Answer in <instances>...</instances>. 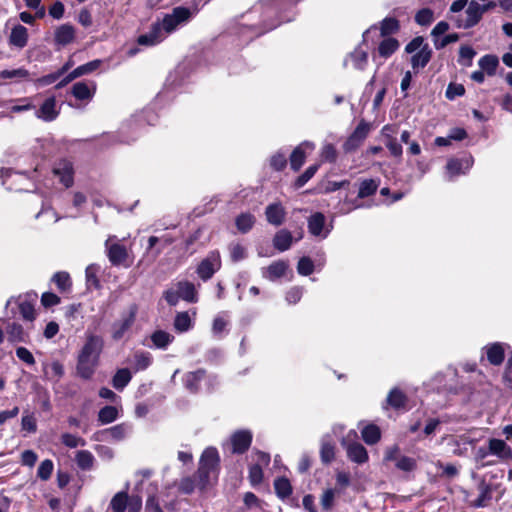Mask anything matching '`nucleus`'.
Masks as SVG:
<instances>
[{"label":"nucleus","instance_id":"f257e3e1","mask_svg":"<svg viewBox=\"0 0 512 512\" xmlns=\"http://www.w3.org/2000/svg\"><path fill=\"white\" fill-rule=\"evenodd\" d=\"M104 340L101 336L89 334L81 348L76 364L77 376L83 380H90L99 365L100 355L103 351Z\"/></svg>","mask_w":512,"mask_h":512},{"label":"nucleus","instance_id":"f03ea898","mask_svg":"<svg viewBox=\"0 0 512 512\" xmlns=\"http://www.w3.org/2000/svg\"><path fill=\"white\" fill-rule=\"evenodd\" d=\"M357 438L355 430H350L346 437L341 440L342 447L346 450L347 457L354 463L364 464L368 461V452L359 442L354 441Z\"/></svg>","mask_w":512,"mask_h":512},{"label":"nucleus","instance_id":"7ed1b4c3","mask_svg":"<svg viewBox=\"0 0 512 512\" xmlns=\"http://www.w3.org/2000/svg\"><path fill=\"white\" fill-rule=\"evenodd\" d=\"M29 295L27 296H18L16 298L11 297L6 303V309L8 310L11 307L12 317H15L16 312L14 308L16 307L22 317L23 320L32 322L35 320V309H34V301L37 298V295L34 294L32 299H29Z\"/></svg>","mask_w":512,"mask_h":512},{"label":"nucleus","instance_id":"20e7f679","mask_svg":"<svg viewBox=\"0 0 512 512\" xmlns=\"http://www.w3.org/2000/svg\"><path fill=\"white\" fill-rule=\"evenodd\" d=\"M191 17V11L182 6L175 7L170 14H166L159 22L165 37L174 32L178 26L186 23Z\"/></svg>","mask_w":512,"mask_h":512},{"label":"nucleus","instance_id":"39448f33","mask_svg":"<svg viewBox=\"0 0 512 512\" xmlns=\"http://www.w3.org/2000/svg\"><path fill=\"white\" fill-rule=\"evenodd\" d=\"M484 14V9L480 8V4L472 0L466 10L465 17L458 16L454 19L455 25L460 29H469L479 23Z\"/></svg>","mask_w":512,"mask_h":512},{"label":"nucleus","instance_id":"423d86ee","mask_svg":"<svg viewBox=\"0 0 512 512\" xmlns=\"http://www.w3.org/2000/svg\"><path fill=\"white\" fill-rule=\"evenodd\" d=\"M136 314H137V306L132 305L129 308V312L126 315H123L121 319L115 321L112 324L111 336H112L113 340L119 341L125 336V334L130 330V328L134 324Z\"/></svg>","mask_w":512,"mask_h":512},{"label":"nucleus","instance_id":"0eeeda50","mask_svg":"<svg viewBox=\"0 0 512 512\" xmlns=\"http://www.w3.org/2000/svg\"><path fill=\"white\" fill-rule=\"evenodd\" d=\"M371 129L370 123L366 122L362 119L353 133L348 137V139L343 144V149L345 152L350 153L355 151L367 138Z\"/></svg>","mask_w":512,"mask_h":512},{"label":"nucleus","instance_id":"6e6552de","mask_svg":"<svg viewBox=\"0 0 512 512\" xmlns=\"http://www.w3.org/2000/svg\"><path fill=\"white\" fill-rule=\"evenodd\" d=\"M113 239H117V237L109 236L105 242L107 257L113 266H120L128 257L127 249L119 243H111Z\"/></svg>","mask_w":512,"mask_h":512},{"label":"nucleus","instance_id":"1a4fd4ad","mask_svg":"<svg viewBox=\"0 0 512 512\" xmlns=\"http://www.w3.org/2000/svg\"><path fill=\"white\" fill-rule=\"evenodd\" d=\"M220 268V256L218 252H211L209 256L203 259L197 267V274L203 280L207 281Z\"/></svg>","mask_w":512,"mask_h":512},{"label":"nucleus","instance_id":"9d476101","mask_svg":"<svg viewBox=\"0 0 512 512\" xmlns=\"http://www.w3.org/2000/svg\"><path fill=\"white\" fill-rule=\"evenodd\" d=\"M326 217L321 212H316L308 218V231L315 237L325 239L331 228L325 227Z\"/></svg>","mask_w":512,"mask_h":512},{"label":"nucleus","instance_id":"9b49d317","mask_svg":"<svg viewBox=\"0 0 512 512\" xmlns=\"http://www.w3.org/2000/svg\"><path fill=\"white\" fill-rule=\"evenodd\" d=\"M252 433L249 430H238L231 436L232 452L235 454L245 453L252 443Z\"/></svg>","mask_w":512,"mask_h":512},{"label":"nucleus","instance_id":"f8f14e48","mask_svg":"<svg viewBox=\"0 0 512 512\" xmlns=\"http://www.w3.org/2000/svg\"><path fill=\"white\" fill-rule=\"evenodd\" d=\"M54 174L59 177L60 182L69 188L74 182V169L73 165L68 160L59 161L53 169Z\"/></svg>","mask_w":512,"mask_h":512},{"label":"nucleus","instance_id":"ddd939ff","mask_svg":"<svg viewBox=\"0 0 512 512\" xmlns=\"http://www.w3.org/2000/svg\"><path fill=\"white\" fill-rule=\"evenodd\" d=\"M165 39V33L159 22L152 24L151 29L138 37L137 43L143 46H154Z\"/></svg>","mask_w":512,"mask_h":512},{"label":"nucleus","instance_id":"4468645a","mask_svg":"<svg viewBox=\"0 0 512 512\" xmlns=\"http://www.w3.org/2000/svg\"><path fill=\"white\" fill-rule=\"evenodd\" d=\"M59 110L56 106L55 97L47 98L36 111V116L43 121L50 122L57 118Z\"/></svg>","mask_w":512,"mask_h":512},{"label":"nucleus","instance_id":"2eb2a0df","mask_svg":"<svg viewBox=\"0 0 512 512\" xmlns=\"http://www.w3.org/2000/svg\"><path fill=\"white\" fill-rule=\"evenodd\" d=\"M96 91V84L91 82L80 81L72 86L71 94L77 100H90L93 98Z\"/></svg>","mask_w":512,"mask_h":512},{"label":"nucleus","instance_id":"dca6fc26","mask_svg":"<svg viewBox=\"0 0 512 512\" xmlns=\"http://www.w3.org/2000/svg\"><path fill=\"white\" fill-rule=\"evenodd\" d=\"M486 357L491 365L499 366L503 363L505 358L504 345L500 342L488 344L484 347Z\"/></svg>","mask_w":512,"mask_h":512},{"label":"nucleus","instance_id":"f3484780","mask_svg":"<svg viewBox=\"0 0 512 512\" xmlns=\"http://www.w3.org/2000/svg\"><path fill=\"white\" fill-rule=\"evenodd\" d=\"M265 215L269 224L280 226L285 220L286 212L281 203H272L266 207Z\"/></svg>","mask_w":512,"mask_h":512},{"label":"nucleus","instance_id":"a211bd4d","mask_svg":"<svg viewBox=\"0 0 512 512\" xmlns=\"http://www.w3.org/2000/svg\"><path fill=\"white\" fill-rule=\"evenodd\" d=\"M305 148L313 150L314 144L308 141H304L293 150L290 156V166L292 170L298 171L304 164L306 159Z\"/></svg>","mask_w":512,"mask_h":512},{"label":"nucleus","instance_id":"6ab92c4d","mask_svg":"<svg viewBox=\"0 0 512 512\" xmlns=\"http://www.w3.org/2000/svg\"><path fill=\"white\" fill-rule=\"evenodd\" d=\"M473 165V158L466 157L463 159H450L447 162L446 169L451 176L465 174Z\"/></svg>","mask_w":512,"mask_h":512},{"label":"nucleus","instance_id":"aec40b11","mask_svg":"<svg viewBox=\"0 0 512 512\" xmlns=\"http://www.w3.org/2000/svg\"><path fill=\"white\" fill-rule=\"evenodd\" d=\"M488 447L491 455H495L502 460L512 458V450L504 440L491 438L488 441Z\"/></svg>","mask_w":512,"mask_h":512},{"label":"nucleus","instance_id":"412c9836","mask_svg":"<svg viewBox=\"0 0 512 512\" xmlns=\"http://www.w3.org/2000/svg\"><path fill=\"white\" fill-rule=\"evenodd\" d=\"M206 378V371L198 369L188 372L184 375L183 383L186 389L192 393H197L200 389V382Z\"/></svg>","mask_w":512,"mask_h":512},{"label":"nucleus","instance_id":"4be33fe9","mask_svg":"<svg viewBox=\"0 0 512 512\" xmlns=\"http://www.w3.org/2000/svg\"><path fill=\"white\" fill-rule=\"evenodd\" d=\"M8 341L11 343L27 342L28 333L24 331L22 325L17 322H8L5 327Z\"/></svg>","mask_w":512,"mask_h":512},{"label":"nucleus","instance_id":"5701e85b","mask_svg":"<svg viewBox=\"0 0 512 512\" xmlns=\"http://www.w3.org/2000/svg\"><path fill=\"white\" fill-rule=\"evenodd\" d=\"M75 37V30L72 25L63 24L59 26L54 33V41L58 46H65L71 43Z\"/></svg>","mask_w":512,"mask_h":512},{"label":"nucleus","instance_id":"b1692460","mask_svg":"<svg viewBox=\"0 0 512 512\" xmlns=\"http://www.w3.org/2000/svg\"><path fill=\"white\" fill-rule=\"evenodd\" d=\"M432 49L429 44H425L418 52L413 53L411 57V66L414 70L424 68L432 58Z\"/></svg>","mask_w":512,"mask_h":512},{"label":"nucleus","instance_id":"393cba45","mask_svg":"<svg viewBox=\"0 0 512 512\" xmlns=\"http://www.w3.org/2000/svg\"><path fill=\"white\" fill-rule=\"evenodd\" d=\"M28 41V30L25 26L18 24L13 27L9 36V44L17 48H24Z\"/></svg>","mask_w":512,"mask_h":512},{"label":"nucleus","instance_id":"a878e982","mask_svg":"<svg viewBox=\"0 0 512 512\" xmlns=\"http://www.w3.org/2000/svg\"><path fill=\"white\" fill-rule=\"evenodd\" d=\"M293 242V236L287 229H281L276 232L273 238V246L280 252L287 251Z\"/></svg>","mask_w":512,"mask_h":512},{"label":"nucleus","instance_id":"bb28decb","mask_svg":"<svg viewBox=\"0 0 512 512\" xmlns=\"http://www.w3.org/2000/svg\"><path fill=\"white\" fill-rule=\"evenodd\" d=\"M176 287L178 288L182 300L189 303H196L198 301L196 287L192 282L179 281Z\"/></svg>","mask_w":512,"mask_h":512},{"label":"nucleus","instance_id":"cd10ccee","mask_svg":"<svg viewBox=\"0 0 512 512\" xmlns=\"http://www.w3.org/2000/svg\"><path fill=\"white\" fill-rule=\"evenodd\" d=\"M288 265L285 261L279 260L271 263L264 271L263 277L270 280L275 281L280 277L284 276Z\"/></svg>","mask_w":512,"mask_h":512},{"label":"nucleus","instance_id":"c85d7f7f","mask_svg":"<svg viewBox=\"0 0 512 512\" xmlns=\"http://www.w3.org/2000/svg\"><path fill=\"white\" fill-rule=\"evenodd\" d=\"M349 60L355 69L363 70L368 62V54L360 47H357L344 60V66H347Z\"/></svg>","mask_w":512,"mask_h":512},{"label":"nucleus","instance_id":"c756f323","mask_svg":"<svg viewBox=\"0 0 512 512\" xmlns=\"http://www.w3.org/2000/svg\"><path fill=\"white\" fill-rule=\"evenodd\" d=\"M386 403L391 408L399 410L406 407L407 396L403 391L395 387L388 393Z\"/></svg>","mask_w":512,"mask_h":512},{"label":"nucleus","instance_id":"7c9ffc66","mask_svg":"<svg viewBox=\"0 0 512 512\" xmlns=\"http://www.w3.org/2000/svg\"><path fill=\"white\" fill-rule=\"evenodd\" d=\"M131 432L132 425L126 422L117 424L103 431L104 434L109 435L110 438L114 441L124 440Z\"/></svg>","mask_w":512,"mask_h":512},{"label":"nucleus","instance_id":"2f4dec72","mask_svg":"<svg viewBox=\"0 0 512 512\" xmlns=\"http://www.w3.org/2000/svg\"><path fill=\"white\" fill-rule=\"evenodd\" d=\"M320 458L323 464H329L335 458V447L329 435L321 439Z\"/></svg>","mask_w":512,"mask_h":512},{"label":"nucleus","instance_id":"473e14b6","mask_svg":"<svg viewBox=\"0 0 512 512\" xmlns=\"http://www.w3.org/2000/svg\"><path fill=\"white\" fill-rule=\"evenodd\" d=\"M219 462V455L216 448H206L200 458L199 466L215 470Z\"/></svg>","mask_w":512,"mask_h":512},{"label":"nucleus","instance_id":"72a5a7b5","mask_svg":"<svg viewBox=\"0 0 512 512\" xmlns=\"http://www.w3.org/2000/svg\"><path fill=\"white\" fill-rule=\"evenodd\" d=\"M150 339L153 346L158 349H166L174 340V336L164 330L154 331Z\"/></svg>","mask_w":512,"mask_h":512},{"label":"nucleus","instance_id":"f704fd0d","mask_svg":"<svg viewBox=\"0 0 512 512\" xmlns=\"http://www.w3.org/2000/svg\"><path fill=\"white\" fill-rule=\"evenodd\" d=\"M132 374L128 368H121L116 371L112 378V386L122 391L131 381Z\"/></svg>","mask_w":512,"mask_h":512},{"label":"nucleus","instance_id":"c9c22d12","mask_svg":"<svg viewBox=\"0 0 512 512\" xmlns=\"http://www.w3.org/2000/svg\"><path fill=\"white\" fill-rule=\"evenodd\" d=\"M119 418V410L115 406L107 405L98 412V421L101 425H107Z\"/></svg>","mask_w":512,"mask_h":512},{"label":"nucleus","instance_id":"e433bc0d","mask_svg":"<svg viewBox=\"0 0 512 512\" xmlns=\"http://www.w3.org/2000/svg\"><path fill=\"white\" fill-rule=\"evenodd\" d=\"M363 441L368 445L376 444L381 438V431L377 425L369 424L361 431Z\"/></svg>","mask_w":512,"mask_h":512},{"label":"nucleus","instance_id":"4c0bfd02","mask_svg":"<svg viewBox=\"0 0 512 512\" xmlns=\"http://www.w3.org/2000/svg\"><path fill=\"white\" fill-rule=\"evenodd\" d=\"M75 461L81 470L88 471L92 469L95 458L90 451L80 450L76 453Z\"/></svg>","mask_w":512,"mask_h":512},{"label":"nucleus","instance_id":"58836bf2","mask_svg":"<svg viewBox=\"0 0 512 512\" xmlns=\"http://www.w3.org/2000/svg\"><path fill=\"white\" fill-rule=\"evenodd\" d=\"M256 222V218L251 213H241L235 219V225L241 233L249 232Z\"/></svg>","mask_w":512,"mask_h":512},{"label":"nucleus","instance_id":"ea45409f","mask_svg":"<svg viewBox=\"0 0 512 512\" xmlns=\"http://www.w3.org/2000/svg\"><path fill=\"white\" fill-rule=\"evenodd\" d=\"M399 48V42L395 38H385L383 39L379 46H378V52L379 55L383 58L390 57L397 49Z\"/></svg>","mask_w":512,"mask_h":512},{"label":"nucleus","instance_id":"a19ab883","mask_svg":"<svg viewBox=\"0 0 512 512\" xmlns=\"http://www.w3.org/2000/svg\"><path fill=\"white\" fill-rule=\"evenodd\" d=\"M479 490L480 493L478 497L474 500L473 506L475 508H482L485 507L489 500H491L492 497V489L490 485L486 484L484 481H482L479 484Z\"/></svg>","mask_w":512,"mask_h":512},{"label":"nucleus","instance_id":"79ce46f5","mask_svg":"<svg viewBox=\"0 0 512 512\" xmlns=\"http://www.w3.org/2000/svg\"><path fill=\"white\" fill-rule=\"evenodd\" d=\"M379 186V181L375 179H364L359 184L358 198L363 199L373 195Z\"/></svg>","mask_w":512,"mask_h":512},{"label":"nucleus","instance_id":"37998d69","mask_svg":"<svg viewBox=\"0 0 512 512\" xmlns=\"http://www.w3.org/2000/svg\"><path fill=\"white\" fill-rule=\"evenodd\" d=\"M173 325L175 330L180 333L189 331L193 326L188 312H178L174 318Z\"/></svg>","mask_w":512,"mask_h":512},{"label":"nucleus","instance_id":"c03bdc74","mask_svg":"<svg viewBox=\"0 0 512 512\" xmlns=\"http://www.w3.org/2000/svg\"><path fill=\"white\" fill-rule=\"evenodd\" d=\"M128 506V494L126 491L116 493L110 501L112 512H125Z\"/></svg>","mask_w":512,"mask_h":512},{"label":"nucleus","instance_id":"a18cd8bd","mask_svg":"<svg viewBox=\"0 0 512 512\" xmlns=\"http://www.w3.org/2000/svg\"><path fill=\"white\" fill-rule=\"evenodd\" d=\"M274 489L277 496L281 499H285L292 494L290 481L285 477H279L274 481Z\"/></svg>","mask_w":512,"mask_h":512},{"label":"nucleus","instance_id":"49530a36","mask_svg":"<svg viewBox=\"0 0 512 512\" xmlns=\"http://www.w3.org/2000/svg\"><path fill=\"white\" fill-rule=\"evenodd\" d=\"M478 64L483 71L492 76L496 72L499 60L495 55H485L480 58Z\"/></svg>","mask_w":512,"mask_h":512},{"label":"nucleus","instance_id":"de8ad7c7","mask_svg":"<svg viewBox=\"0 0 512 512\" xmlns=\"http://www.w3.org/2000/svg\"><path fill=\"white\" fill-rule=\"evenodd\" d=\"M99 266L97 264H90L86 267L85 277L88 288H100V281L98 279Z\"/></svg>","mask_w":512,"mask_h":512},{"label":"nucleus","instance_id":"09e8293b","mask_svg":"<svg viewBox=\"0 0 512 512\" xmlns=\"http://www.w3.org/2000/svg\"><path fill=\"white\" fill-rule=\"evenodd\" d=\"M399 21L393 17H387L382 20L380 32L382 36L396 33L399 30Z\"/></svg>","mask_w":512,"mask_h":512},{"label":"nucleus","instance_id":"8fccbe9b","mask_svg":"<svg viewBox=\"0 0 512 512\" xmlns=\"http://www.w3.org/2000/svg\"><path fill=\"white\" fill-rule=\"evenodd\" d=\"M214 470L212 469H208V468H204V467H200L198 468L197 470V473L195 475V481L197 483V487L200 489V490H204L206 489V487L208 486L209 484V478H210V474L213 472Z\"/></svg>","mask_w":512,"mask_h":512},{"label":"nucleus","instance_id":"3c124183","mask_svg":"<svg viewBox=\"0 0 512 512\" xmlns=\"http://www.w3.org/2000/svg\"><path fill=\"white\" fill-rule=\"evenodd\" d=\"M52 281L60 291H67L71 287V279L67 272H57L53 275Z\"/></svg>","mask_w":512,"mask_h":512},{"label":"nucleus","instance_id":"603ef678","mask_svg":"<svg viewBox=\"0 0 512 512\" xmlns=\"http://www.w3.org/2000/svg\"><path fill=\"white\" fill-rule=\"evenodd\" d=\"M476 55L475 50L467 45H463L459 49V59L458 62L463 66H471L472 59Z\"/></svg>","mask_w":512,"mask_h":512},{"label":"nucleus","instance_id":"864d4df0","mask_svg":"<svg viewBox=\"0 0 512 512\" xmlns=\"http://www.w3.org/2000/svg\"><path fill=\"white\" fill-rule=\"evenodd\" d=\"M101 64L100 60H93L88 63H85L83 65L78 66L75 68L72 73L75 78H78L83 75H87L93 71H95Z\"/></svg>","mask_w":512,"mask_h":512},{"label":"nucleus","instance_id":"5fc2aeb1","mask_svg":"<svg viewBox=\"0 0 512 512\" xmlns=\"http://www.w3.org/2000/svg\"><path fill=\"white\" fill-rule=\"evenodd\" d=\"M53 469H54V464H53L52 460L45 459L40 463V465L37 469V477L43 481H47L48 479H50Z\"/></svg>","mask_w":512,"mask_h":512},{"label":"nucleus","instance_id":"6e6d98bb","mask_svg":"<svg viewBox=\"0 0 512 512\" xmlns=\"http://www.w3.org/2000/svg\"><path fill=\"white\" fill-rule=\"evenodd\" d=\"M319 164L309 166L296 180L294 186L296 188L303 187L317 172Z\"/></svg>","mask_w":512,"mask_h":512},{"label":"nucleus","instance_id":"4d7b16f0","mask_svg":"<svg viewBox=\"0 0 512 512\" xmlns=\"http://www.w3.org/2000/svg\"><path fill=\"white\" fill-rule=\"evenodd\" d=\"M61 442L68 448H77L78 446H84L86 444L83 438L70 433H63L61 435Z\"/></svg>","mask_w":512,"mask_h":512},{"label":"nucleus","instance_id":"13d9d810","mask_svg":"<svg viewBox=\"0 0 512 512\" xmlns=\"http://www.w3.org/2000/svg\"><path fill=\"white\" fill-rule=\"evenodd\" d=\"M395 466L401 471L411 472L416 469L417 463L416 460L412 457L400 456L396 461Z\"/></svg>","mask_w":512,"mask_h":512},{"label":"nucleus","instance_id":"bf43d9fd","mask_svg":"<svg viewBox=\"0 0 512 512\" xmlns=\"http://www.w3.org/2000/svg\"><path fill=\"white\" fill-rule=\"evenodd\" d=\"M434 20L433 11L429 8L419 10L415 15V21L421 26H427Z\"/></svg>","mask_w":512,"mask_h":512},{"label":"nucleus","instance_id":"052dcab7","mask_svg":"<svg viewBox=\"0 0 512 512\" xmlns=\"http://www.w3.org/2000/svg\"><path fill=\"white\" fill-rule=\"evenodd\" d=\"M314 271V263L309 257H302L297 264V272L302 276H308Z\"/></svg>","mask_w":512,"mask_h":512},{"label":"nucleus","instance_id":"680f3d73","mask_svg":"<svg viewBox=\"0 0 512 512\" xmlns=\"http://www.w3.org/2000/svg\"><path fill=\"white\" fill-rule=\"evenodd\" d=\"M227 325L228 321L222 315H217L213 320L212 334L215 337L221 338Z\"/></svg>","mask_w":512,"mask_h":512},{"label":"nucleus","instance_id":"e2e57ef3","mask_svg":"<svg viewBox=\"0 0 512 512\" xmlns=\"http://www.w3.org/2000/svg\"><path fill=\"white\" fill-rule=\"evenodd\" d=\"M248 478L252 486H257L262 482L263 470L260 464H253L250 466Z\"/></svg>","mask_w":512,"mask_h":512},{"label":"nucleus","instance_id":"0e129e2a","mask_svg":"<svg viewBox=\"0 0 512 512\" xmlns=\"http://www.w3.org/2000/svg\"><path fill=\"white\" fill-rule=\"evenodd\" d=\"M135 366L137 370H145L152 363L151 354L148 352H139L135 354Z\"/></svg>","mask_w":512,"mask_h":512},{"label":"nucleus","instance_id":"69168bd1","mask_svg":"<svg viewBox=\"0 0 512 512\" xmlns=\"http://www.w3.org/2000/svg\"><path fill=\"white\" fill-rule=\"evenodd\" d=\"M335 500V490L334 489H326L321 496V506L324 511H330L334 505Z\"/></svg>","mask_w":512,"mask_h":512},{"label":"nucleus","instance_id":"338daca9","mask_svg":"<svg viewBox=\"0 0 512 512\" xmlns=\"http://www.w3.org/2000/svg\"><path fill=\"white\" fill-rule=\"evenodd\" d=\"M287 165V159L286 155L283 152H277L270 158V166L276 170L281 171L283 170Z\"/></svg>","mask_w":512,"mask_h":512},{"label":"nucleus","instance_id":"774afa93","mask_svg":"<svg viewBox=\"0 0 512 512\" xmlns=\"http://www.w3.org/2000/svg\"><path fill=\"white\" fill-rule=\"evenodd\" d=\"M464 93H465V88L462 84L450 83L447 86L445 96L449 100H454L456 97L463 96Z\"/></svg>","mask_w":512,"mask_h":512}]
</instances>
